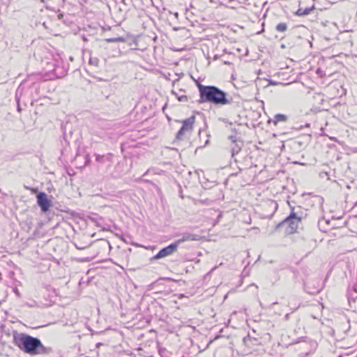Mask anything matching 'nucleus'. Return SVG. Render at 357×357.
I'll use <instances>...</instances> for the list:
<instances>
[{"label": "nucleus", "instance_id": "obj_20", "mask_svg": "<svg viewBox=\"0 0 357 357\" xmlns=\"http://www.w3.org/2000/svg\"><path fill=\"white\" fill-rule=\"evenodd\" d=\"M330 139L335 142H339L338 139L335 137H331Z\"/></svg>", "mask_w": 357, "mask_h": 357}, {"label": "nucleus", "instance_id": "obj_9", "mask_svg": "<svg viewBox=\"0 0 357 357\" xmlns=\"http://www.w3.org/2000/svg\"><path fill=\"white\" fill-rule=\"evenodd\" d=\"M288 120V117L287 115L282 114H278L275 115L273 119L271 120L269 119L268 121V123H271V121L273 123L274 125H277L278 123L283 121L286 122Z\"/></svg>", "mask_w": 357, "mask_h": 357}, {"label": "nucleus", "instance_id": "obj_11", "mask_svg": "<svg viewBox=\"0 0 357 357\" xmlns=\"http://www.w3.org/2000/svg\"><path fill=\"white\" fill-rule=\"evenodd\" d=\"M275 29L279 32H284L287 29V25L284 22H281L276 26Z\"/></svg>", "mask_w": 357, "mask_h": 357}, {"label": "nucleus", "instance_id": "obj_5", "mask_svg": "<svg viewBox=\"0 0 357 357\" xmlns=\"http://www.w3.org/2000/svg\"><path fill=\"white\" fill-rule=\"evenodd\" d=\"M301 218L298 216L296 213L292 212L283 222V225L287 226V231L294 233L296 231Z\"/></svg>", "mask_w": 357, "mask_h": 357}, {"label": "nucleus", "instance_id": "obj_14", "mask_svg": "<svg viewBox=\"0 0 357 357\" xmlns=\"http://www.w3.org/2000/svg\"><path fill=\"white\" fill-rule=\"evenodd\" d=\"M228 139L234 144L238 142V139L235 135H230L228 137Z\"/></svg>", "mask_w": 357, "mask_h": 357}, {"label": "nucleus", "instance_id": "obj_13", "mask_svg": "<svg viewBox=\"0 0 357 357\" xmlns=\"http://www.w3.org/2000/svg\"><path fill=\"white\" fill-rule=\"evenodd\" d=\"M106 41L108 43L123 42L124 38L122 37L109 38H107Z\"/></svg>", "mask_w": 357, "mask_h": 357}, {"label": "nucleus", "instance_id": "obj_7", "mask_svg": "<svg viewBox=\"0 0 357 357\" xmlns=\"http://www.w3.org/2000/svg\"><path fill=\"white\" fill-rule=\"evenodd\" d=\"M37 203L38 206L40 207V209L43 212L47 211L51 206V202L48 199L47 195L43 192H39L37 196Z\"/></svg>", "mask_w": 357, "mask_h": 357}, {"label": "nucleus", "instance_id": "obj_17", "mask_svg": "<svg viewBox=\"0 0 357 357\" xmlns=\"http://www.w3.org/2000/svg\"><path fill=\"white\" fill-rule=\"evenodd\" d=\"M104 155H96V160L98 162H103Z\"/></svg>", "mask_w": 357, "mask_h": 357}, {"label": "nucleus", "instance_id": "obj_10", "mask_svg": "<svg viewBox=\"0 0 357 357\" xmlns=\"http://www.w3.org/2000/svg\"><path fill=\"white\" fill-rule=\"evenodd\" d=\"M313 8H314V6H312L310 8H305L300 7L297 10L296 14L298 16L307 15L312 11V10Z\"/></svg>", "mask_w": 357, "mask_h": 357}, {"label": "nucleus", "instance_id": "obj_21", "mask_svg": "<svg viewBox=\"0 0 357 357\" xmlns=\"http://www.w3.org/2000/svg\"><path fill=\"white\" fill-rule=\"evenodd\" d=\"M319 289H317V290H315V291H311V292H310V294H314V293H316V292H319Z\"/></svg>", "mask_w": 357, "mask_h": 357}, {"label": "nucleus", "instance_id": "obj_2", "mask_svg": "<svg viewBox=\"0 0 357 357\" xmlns=\"http://www.w3.org/2000/svg\"><path fill=\"white\" fill-rule=\"evenodd\" d=\"M200 103L210 102L217 105H225L231 103L227 98V93L215 86L198 84Z\"/></svg>", "mask_w": 357, "mask_h": 357}, {"label": "nucleus", "instance_id": "obj_24", "mask_svg": "<svg viewBox=\"0 0 357 357\" xmlns=\"http://www.w3.org/2000/svg\"><path fill=\"white\" fill-rule=\"evenodd\" d=\"M101 343H98L97 344V347H98L99 346H100Z\"/></svg>", "mask_w": 357, "mask_h": 357}, {"label": "nucleus", "instance_id": "obj_22", "mask_svg": "<svg viewBox=\"0 0 357 357\" xmlns=\"http://www.w3.org/2000/svg\"><path fill=\"white\" fill-rule=\"evenodd\" d=\"M289 313H288V314H287L285 315V319H289Z\"/></svg>", "mask_w": 357, "mask_h": 357}, {"label": "nucleus", "instance_id": "obj_1", "mask_svg": "<svg viewBox=\"0 0 357 357\" xmlns=\"http://www.w3.org/2000/svg\"><path fill=\"white\" fill-rule=\"evenodd\" d=\"M14 343L22 351L30 355L45 354L50 350L44 347L38 338L24 333L15 335Z\"/></svg>", "mask_w": 357, "mask_h": 357}, {"label": "nucleus", "instance_id": "obj_3", "mask_svg": "<svg viewBox=\"0 0 357 357\" xmlns=\"http://www.w3.org/2000/svg\"><path fill=\"white\" fill-rule=\"evenodd\" d=\"M195 117L192 116L183 121V125L176 134V139L177 140H183L187 135L190 134L193 129Z\"/></svg>", "mask_w": 357, "mask_h": 357}, {"label": "nucleus", "instance_id": "obj_15", "mask_svg": "<svg viewBox=\"0 0 357 357\" xmlns=\"http://www.w3.org/2000/svg\"><path fill=\"white\" fill-rule=\"evenodd\" d=\"M89 63L93 66H97L98 63V60L96 58H91L89 59Z\"/></svg>", "mask_w": 357, "mask_h": 357}, {"label": "nucleus", "instance_id": "obj_12", "mask_svg": "<svg viewBox=\"0 0 357 357\" xmlns=\"http://www.w3.org/2000/svg\"><path fill=\"white\" fill-rule=\"evenodd\" d=\"M234 144L235 145L231 148L232 155H234V154L238 153L241 149V145H239L237 142Z\"/></svg>", "mask_w": 357, "mask_h": 357}, {"label": "nucleus", "instance_id": "obj_19", "mask_svg": "<svg viewBox=\"0 0 357 357\" xmlns=\"http://www.w3.org/2000/svg\"><path fill=\"white\" fill-rule=\"evenodd\" d=\"M75 245L76 248L78 250H83L86 248V246H81V245L78 246L77 244H75Z\"/></svg>", "mask_w": 357, "mask_h": 357}, {"label": "nucleus", "instance_id": "obj_16", "mask_svg": "<svg viewBox=\"0 0 357 357\" xmlns=\"http://www.w3.org/2000/svg\"><path fill=\"white\" fill-rule=\"evenodd\" d=\"M178 100L181 102H185L188 100V97L185 95H182L177 97Z\"/></svg>", "mask_w": 357, "mask_h": 357}, {"label": "nucleus", "instance_id": "obj_8", "mask_svg": "<svg viewBox=\"0 0 357 357\" xmlns=\"http://www.w3.org/2000/svg\"><path fill=\"white\" fill-rule=\"evenodd\" d=\"M199 239V236L197 234L185 233L183 234L182 238L177 239L174 242V244L176 245V248L179 246L180 244L185 241H198Z\"/></svg>", "mask_w": 357, "mask_h": 357}, {"label": "nucleus", "instance_id": "obj_18", "mask_svg": "<svg viewBox=\"0 0 357 357\" xmlns=\"http://www.w3.org/2000/svg\"><path fill=\"white\" fill-rule=\"evenodd\" d=\"M251 340H252V338L250 337V335H248V336H246V337H243V342H244L245 344H248V341H251Z\"/></svg>", "mask_w": 357, "mask_h": 357}, {"label": "nucleus", "instance_id": "obj_6", "mask_svg": "<svg viewBox=\"0 0 357 357\" xmlns=\"http://www.w3.org/2000/svg\"><path fill=\"white\" fill-rule=\"evenodd\" d=\"M176 245L174 243L169 244L168 246L161 249L153 257V259H159L172 255L176 252Z\"/></svg>", "mask_w": 357, "mask_h": 357}, {"label": "nucleus", "instance_id": "obj_4", "mask_svg": "<svg viewBox=\"0 0 357 357\" xmlns=\"http://www.w3.org/2000/svg\"><path fill=\"white\" fill-rule=\"evenodd\" d=\"M93 134L102 140L112 139L114 135L108 122L101 123L99 126V128L94 130Z\"/></svg>", "mask_w": 357, "mask_h": 357}, {"label": "nucleus", "instance_id": "obj_23", "mask_svg": "<svg viewBox=\"0 0 357 357\" xmlns=\"http://www.w3.org/2000/svg\"><path fill=\"white\" fill-rule=\"evenodd\" d=\"M174 15H175V17H178V13H174Z\"/></svg>", "mask_w": 357, "mask_h": 357}]
</instances>
